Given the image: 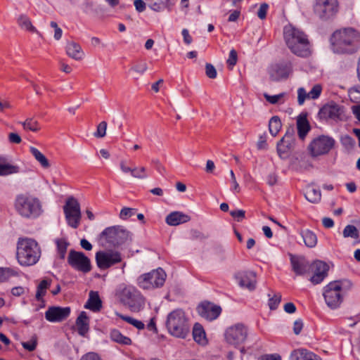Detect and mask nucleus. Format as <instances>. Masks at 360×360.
Returning a JSON list of instances; mask_svg holds the SVG:
<instances>
[{"label": "nucleus", "mask_w": 360, "mask_h": 360, "mask_svg": "<svg viewBox=\"0 0 360 360\" xmlns=\"http://www.w3.org/2000/svg\"><path fill=\"white\" fill-rule=\"evenodd\" d=\"M229 172H230V175H231V183L233 184V191L235 193H239L240 191V188L236 181L235 174H234L233 171L231 169L230 170Z\"/></svg>", "instance_id": "60"}, {"label": "nucleus", "mask_w": 360, "mask_h": 360, "mask_svg": "<svg viewBox=\"0 0 360 360\" xmlns=\"http://www.w3.org/2000/svg\"><path fill=\"white\" fill-rule=\"evenodd\" d=\"M95 258L96 264L101 269H107L122 260L121 253L115 250L97 252Z\"/></svg>", "instance_id": "13"}, {"label": "nucleus", "mask_w": 360, "mask_h": 360, "mask_svg": "<svg viewBox=\"0 0 360 360\" xmlns=\"http://www.w3.org/2000/svg\"><path fill=\"white\" fill-rule=\"evenodd\" d=\"M305 198L311 203H319L321 199V191L313 186H308L304 193Z\"/></svg>", "instance_id": "30"}, {"label": "nucleus", "mask_w": 360, "mask_h": 360, "mask_svg": "<svg viewBox=\"0 0 360 360\" xmlns=\"http://www.w3.org/2000/svg\"><path fill=\"white\" fill-rule=\"evenodd\" d=\"M290 263L292 270L297 275H304L310 272L311 264L304 257L290 255Z\"/></svg>", "instance_id": "22"}, {"label": "nucleus", "mask_w": 360, "mask_h": 360, "mask_svg": "<svg viewBox=\"0 0 360 360\" xmlns=\"http://www.w3.org/2000/svg\"><path fill=\"white\" fill-rule=\"evenodd\" d=\"M283 37L290 51L300 57L311 55V45L307 35L302 30L288 25L283 28Z\"/></svg>", "instance_id": "1"}, {"label": "nucleus", "mask_w": 360, "mask_h": 360, "mask_svg": "<svg viewBox=\"0 0 360 360\" xmlns=\"http://www.w3.org/2000/svg\"><path fill=\"white\" fill-rule=\"evenodd\" d=\"M295 144V141L291 139H287L283 142L281 140L277 143V152L278 155L285 158L290 150H291Z\"/></svg>", "instance_id": "31"}, {"label": "nucleus", "mask_w": 360, "mask_h": 360, "mask_svg": "<svg viewBox=\"0 0 360 360\" xmlns=\"http://www.w3.org/2000/svg\"><path fill=\"white\" fill-rule=\"evenodd\" d=\"M107 122L103 121L100 122L98 126L96 132L94 134L96 138H103L106 134Z\"/></svg>", "instance_id": "50"}, {"label": "nucleus", "mask_w": 360, "mask_h": 360, "mask_svg": "<svg viewBox=\"0 0 360 360\" xmlns=\"http://www.w3.org/2000/svg\"><path fill=\"white\" fill-rule=\"evenodd\" d=\"M230 214L237 221L240 222L245 218V212L243 210H236L231 211Z\"/></svg>", "instance_id": "55"}, {"label": "nucleus", "mask_w": 360, "mask_h": 360, "mask_svg": "<svg viewBox=\"0 0 360 360\" xmlns=\"http://www.w3.org/2000/svg\"><path fill=\"white\" fill-rule=\"evenodd\" d=\"M190 220L191 217L188 215L178 211L171 212L165 219L166 223L169 226H178Z\"/></svg>", "instance_id": "24"}, {"label": "nucleus", "mask_w": 360, "mask_h": 360, "mask_svg": "<svg viewBox=\"0 0 360 360\" xmlns=\"http://www.w3.org/2000/svg\"><path fill=\"white\" fill-rule=\"evenodd\" d=\"M205 74L210 79L216 78L217 75L216 68L210 63H206L205 65Z\"/></svg>", "instance_id": "54"}, {"label": "nucleus", "mask_w": 360, "mask_h": 360, "mask_svg": "<svg viewBox=\"0 0 360 360\" xmlns=\"http://www.w3.org/2000/svg\"><path fill=\"white\" fill-rule=\"evenodd\" d=\"M14 207L17 213L25 219H36L43 212L39 199L28 193L17 195L14 201Z\"/></svg>", "instance_id": "4"}, {"label": "nucleus", "mask_w": 360, "mask_h": 360, "mask_svg": "<svg viewBox=\"0 0 360 360\" xmlns=\"http://www.w3.org/2000/svg\"><path fill=\"white\" fill-rule=\"evenodd\" d=\"M205 331L199 323H195L193 329V336L195 342L200 343L205 339Z\"/></svg>", "instance_id": "44"}, {"label": "nucleus", "mask_w": 360, "mask_h": 360, "mask_svg": "<svg viewBox=\"0 0 360 360\" xmlns=\"http://www.w3.org/2000/svg\"><path fill=\"white\" fill-rule=\"evenodd\" d=\"M152 164L155 165V167L158 173L162 175L166 174L167 170L165 167L160 162L158 159L152 160Z\"/></svg>", "instance_id": "57"}, {"label": "nucleus", "mask_w": 360, "mask_h": 360, "mask_svg": "<svg viewBox=\"0 0 360 360\" xmlns=\"http://www.w3.org/2000/svg\"><path fill=\"white\" fill-rule=\"evenodd\" d=\"M68 262L72 268L83 273L91 271L90 259L82 252L71 250L68 257Z\"/></svg>", "instance_id": "15"}, {"label": "nucleus", "mask_w": 360, "mask_h": 360, "mask_svg": "<svg viewBox=\"0 0 360 360\" xmlns=\"http://www.w3.org/2000/svg\"><path fill=\"white\" fill-rule=\"evenodd\" d=\"M8 138L11 143L18 144L22 141L21 137L17 133H10Z\"/></svg>", "instance_id": "62"}, {"label": "nucleus", "mask_w": 360, "mask_h": 360, "mask_svg": "<svg viewBox=\"0 0 360 360\" xmlns=\"http://www.w3.org/2000/svg\"><path fill=\"white\" fill-rule=\"evenodd\" d=\"M338 0H315L314 13L321 20H328L334 17L338 11Z\"/></svg>", "instance_id": "10"}, {"label": "nucleus", "mask_w": 360, "mask_h": 360, "mask_svg": "<svg viewBox=\"0 0 360 360\" xmlns=\"http://www.w3.org/2000/svg\"><path fill=\"white\" fill-rule=\"evenodd\" d=\"M148 7L155 11L161 12L165 9H169V0H146Z\"/></svg>", "instance_id": "35"}, {"label": "nucleus", "mask_w": 360, "mask_h": 360, "mask_svg": "<svg viewBox=\"0 0 360 360\" xmlns=\"http://www.w3.org/2000/svg\"><path fill=\"white\" fill-rule=\"evenodd\" d=\"M342 113L343 108L342 107L335 103H331L323 106L319 110V115L323 120H338L340 119Z\"/></svg>", "instance_id": "19"}, {"label": "nucleus", "mask_w": 360, "mask_h": 360, "mask_svg": "<svg viewBox=\"0 0 360 360\" xmlns=\"http://www.w3.org/2000/svg\"><path fill=\"white\" fill-rule=\"evenodd\" d=\"M51 285V281L47 280H42L37 286L36 292V299L39 301L41 300L43 296L45 295L46 290Z\"/></svg>", "instance_id": "41"}, {"label": "nucleus", "mask_w": 360, "mask_h": 360, "mask_svg": "<svg viewBox=\"0 0 360 360\" xmlns=\"http://www.w3.org/2000/svg\"><path fill=\"white\" fill-rule=\"evenodd\" d=\"M323 295L328 307L332 309L338 308L345 296L341 281H335L326 285L323 288Z\"/></svg>", "instance_id": "7"}, {"label": "nucleus", "mask_w": 360, "mask_h": 360, "mask_svg": "<svg viewBox=\"0 0 360 360\" xmlns=\"http://www.w3.org/2000/svg\"><path fill=\"white\" fill-rule=\"evenodd\" d=\"M235 278L241 288H246L250 291L255 288L256 274L253 271H238L235 274Z\"/></svg>", "instance_id": "20"}, {"label": "nucleus", "mask_w": 360, "mask_h": 360, "mask_svg": "<svg viewBox=\"0 0 360 360\" xmlns=\"http://www.w3.org/2000/svg\"><path fill=\"white\" fill-rule=\"evenodd\" d=\"M330 40L333 51L338 53H352L360 46V34L353 28L335 31Z\"/></svg>", "instance_id": "2"}, {"label": "nucleus", "mask_w": 360, "mask_h": 360, "mask_svg": "<svg viewBox=\"0 0 360 360\" xmlns=\"http://www.w3.org/2000/svg\"><path fill=\"white\" fill-rule=\"evenodd\" d=\"M237 59H238V56H237V52L236 51V50H234V49L231 50V51L229 53V58L226 61L227 64L233 67L236 64Z\"/></svg>", "instance_id": "58"}, {"label": "nucleus", "mask_w": 360, "mask_h": 360, "mask_svg": "<svg viewBox=\"0 0 360 360\" xmlns=\"http://www.w3.org/2000/svg\"><path fill=\"white\" fill-rule=\"evenodd\" d=\"M167 275L165 271L158 268L149 273L143 274L137 278L138 285L144 290H151L162 287L165 281Z\"/></svg>", "instance_id": "9"}, {"label": "nucleus", "mask_w": 360, "mask_h": 360, "mask_svg": "<svg viewBox=\"0 0 360 360\" xmlns=\"http://www.w3.org/2000/svg\"><path fill=\"white\" fill-rule=\"evenodd\" d=\"M63 211L68 224L73 229H77L81 221L82 214L80 205L74 197H70L67 199Z\"/></svg>", "instance_id": "12"}, {"label": "nucleus", "mask_w": 360, "mask_h": 360, "mask_svg": "<svg viewBox=\"0 0 360 360\" xmlns=\"http://www.w3.org/2000/svg\"><path fill=\"white\" fill-rule=\"evenodd\" d=\"M248 336V330L243 324H236L225 332V339L229 345L237 347L244 342Z\"/></svg>", "instance_id": "14"}, {"label": "nucleus", "mask_w": 360, "mask_h": 360, "mask_svg": "<svg viewBox=\"0 0 360 360\" xmlns=\"http://www.w3.org/2000/svg\"><path fill=\"white\" fill-rule=\"evenodd\" d=\"M80 360H102L101 357L95 352H88L83 355Z\"/></svg>", "instance_id": "61"}, {"label": "nucleus", "mask_w": 360, "mask_h": 360, "mask_svg": "<svg viewBox=\"0 0 360 360\" xmlns=\"http://www.w3.org/2000/svg\"><path fill=\"white\" fill-rule=\"evenodd\" d=\"M268 71L271 79L274 81L286 79L292 72V65L289 61L272 64Z\"/></svg>", "instance_id": "16"}, {"label": "nucleus", "mask_w": 360, "mask_h": 360, "mask_svg": "<svg viewBox=\"0 0 360 360\" xmlns=\"http://www.w3.org/2000/svg\"><path fill=\"white\" fill-rule=\"evenodd\" d=\"M290 360H321V359L305 349H298L291 353Z\"/></svg>", "instance_id": "25"}, {"label": "nucleus", "mask_w": 360, "mask_h": 360, "mask_svg": "<svg viewBox=\"0 0 360 360\" xmlns=\"http://www.w3.org/2000/svg\"><path fill=\"white\" fill-rule=\"evenodd\" d=\"M310 272L313 276L310 278V281L314 284L321 283L327 276L329 270L328 265L322 261L317 260L311 264Z\"/></svg>", "instance_id": "17"}, {"label": "nucleus", "mask_w": 360, "mask_h": 360, "mask_svg": "<svg viewBox=\"0 0 360 360\" xmlns=\"http://www.w3.org/2000/svg\"><path fill=\"white\" fill-rule=\"evenodd\" d=\"M50 25L52 28L54 29V39L56 40H60L61 39L62 34H63L62 30L58 27V24L54 21H51L50 22Z\"/></svg>", "instance_id": "56"}, {"label": "nucleus", "mask_w": 360, "mask_h": 360, "mask_svg": "<svg viewBox=\"0 0 360 360\" xmlns=\"http://www.w3.org/2000/svg\"><path fill=\"white\" fill-rule=\"evenodd\" d=\"M136 10L141 13L145 11L146 4L143 0H135L134 2Z\"/></svg>", "instance_id": "64"}, {"label": "nucleus", "mask_w": 360, "mask_h": 360, "mask_svg": "<svg viewBox=\"0 0 360 360\" xmlns=\"http://www.w3.org/2000/svg\"><path fill=\"white\" fill-rule=\"evenodd\" d=\"M110 338L113 342L122 345H130L131 344V340L122 335L118 330L113 329L110 332Z\"/></svg>", "instance_id": "36"}, {"label": "nucleus", "mask_w": 360, "mask_h": 360, "mask_svg": "<svg viewBox=\"0 0 360 360\" xmlns=\"http://www.w3.org/2000/svg\"><path fill=\"white\" fill-rule=\"evenodd\" d=\"M197 310L202 317L209 321L216 319L221 312V308L219 306L211 302L201 303L198 305Z\"/></svg>", "instance_id": "18"}, {"label": "nucleus", "mask_w": 360, "mask_h": 360, "mask_svg": "<svg viewBox=\"0 0 360 360\" xmlns=\"http://www.w3.org/2000/svg\"><path fill=\"white\" fill-rule=\"evenodd\" d=\"M335 140L328 136H319L314 139L308 146L313 158L328 154L335 146Z\"/></svg>", "instance_id": "11"}, {"label": "nucleus", "mask_w": 360, "mask_h": 360, "mask_svg": "<svg viewBox=\"0 0 360 360\" xmlns=\"http://www.w3.org/2000/svg\"><path fill=\"white\" fill-rule=\"evenodd\" d=\"M41 257L37 242L32 238H20L17 243L16 259L21 266L35 264Z\"/></svg>", "instance_id": "3"}, {"label": "nucleus", "mask_w": 360, "mask_h": 360, "mask_svg": "<svg viewBox=\"0 0 360 360\" xmlns=\"http://www.w3.org/2000/svg\"><path fill=\"white\" fill-rule=\"evenodd\" d=\"M15 275V271L9 268H0V282H3Z\"/></svg>", "instance_id": "53"}, {"label": "nucleus", "mask_w": 360, "mask_h": 360, "mask_svg": "<svg viewBox=\"0 0 360 360\" xmlns=\"http://www.w3.org/2000/svg\"><path fill=\"white\" fill-rule=\"evenodd\" d=\"M303 328V323L301 319L296 320L293 324V332L295 335H299Z\"/></svg>", "instance_id": "63"}, {"label": "nucleus", "mask_w": 360, "mask_h": 360, "mask_svg": "<svg viewBox=\"0 0 360 360\" xmlns=\"http://www.w3.org/2000/svg\"><path fill=\"white\" fill-rule=\"evenodd\" d=\"M31 154L34 156L35 160L40 164V165L44 168L48 169L50 167V163L46 156L41 153L37 148L31 146L30 148Z\"/></svg>", "instance_id": "33"}, {"label": "nucleus", "mask_w": 360, "mask_h": 360, "mask_svg": "<svg viewBox=\"0 0 360 360\" xmlns=\"http://www.w3.org/2000/svg\"><path fill=\"white\" fill-rule=\"evenodd\" d=\"M136 210L131 207H123L120 212V218L122 220H127L135 214Z\"/></svg>", "instance_id": "52"}, {"label": "nucleus", "mask_w": 360, "mask_h": 360, "mask_svg": "<svg viewBox=\"0 0 360 360\" xmlns=\"http://www.w3.org/2000/svg\"><path fill=\"white\" fill-rule=\"evenodd\" d=\"M131 176L139 179H146L148 177L146 174V168L145 167L133 168V171H131Z\"/></svg>", "instance_id": "48"}, {"label": "nucleus", "mask_w": 360, "mask_h": 360, "mask_svg": "<svg viewBox=\"0 0 360 360\" xmlns=\"http://www.w3.org/2000/svg\"><path fill=\"white\" fill-rule=\"evenodd\" d=\"M18 22L19 26L25 30L32 32H38L37 29L32 25L30 18L25 15H21L20 16H19L18 19Z\"/></svg>", "instance_id": "38"}, {"label": "nucleus", "mask_w": 360, "mask_h": 360, "mask_svg": "<svg viewBox=\"0 0 360 360\" xmlns=\"http://www.w3.org/2000/svg\"><path fill=\"white\" fill-rule=\"evenodd\" d=\"M281 301V295L278 293L275 294L269 300V307L271 310H275L278 308Z\"/></svg>", "instance_id": "51"}, {"label": "nucleus", "mask_w": 360, "mask_h": 360, "mask_svg": "<svg viewBox=\"0 0 360 360\" xmlns=\"http://www.w3.org/2000/svg\"><path fill=\"white\" fill-rule=\"evenodd\" d=\"M268 8L269 6L267 4L264 3L260 5V7L257 12V16L259 17V18H260L261 20L266 18Z\"/></svg>", "instance_id": "59"}, {"label": "nucleus", "mask_w": 360, "mask_h": 360, "mask_svg": "<svg viewBox=\"0 0 360 360\" xmlns=\"http://www.w3.org/2000/svg\"><path fill=\"white\" fill-rule=\"evenodd\" d=\"M148 69V65L145 62L137 63L134 65L131 69L129 70V73L131 76L135 79H138L141 76H142Z\"/></svg>", "instance_id": "34"}, {"label": "nucleus", "mask_w": 360, "mask_h": 360, "mask_svg": "<svg viewBox=\"0 0 360 360\" xmlns=\"http://www.w3.org/2000/svg\"><path fill=\"white\" fill-rule=\"evenodd\" d=\"M297 128L300 139L304 140L309 131L310 130V126L306 117L299 116L297 117Z\"/></svg>", "instance_id": "28"}, {"label": "nucleus", "mask_w": 360, "mask_h": 360, "mask_svg": "<svg viewBox=\"0 0 360 360\" xmlns=\"http://www.w3.org/2000/svg\"><path fill=\"white\" fill-rule=\"evenodd\" d=\"M21 124L25 130H30L34 132H37L40 129L39 122L32 117L27 118Z\"/></svg>", "instance_id": "40"}, {"label": "nucleus", "mask_w": 360, "mask_h": 360, "mask_svg": "<svg viewBox=\"0 0 360 360\" xmlns=\"http://www.w3.org/2000/svg\"><path fill=\"white\" fill-rule=\"evenodd\" d=\"M84 307L93 311H100L102 307V302L97 292L91 291L89 292V297Z\"/></svg>", "instance_id": "27"}, {"label": "nucleus", "mask_w": 360, "mask_h": 360, "mask_svg": "<svg viewBox=\"0 0 360 360\" xmlns=\"http://www.w3.org/2000/svg\"><path fill=\"white\" fill-rule=\"evenodd\" d=\"M166 327L170 335L178 338L185 339L190 332L188 320L181 309H176L167 315Z\"/></svg>", "instance_id": "5"}, {"label": "nucleus", "mask_w": 360, "mask_h": 360, "mask_svg": "<svg viewBox=\"0 0 360 360\" xmlns=\"http://www.w3.org/2000/svg\"><path fill=\"white\" fill-rule=\"evenodd\" d=\"M76 326L78 333L84 336L89 330V318L85 311H82L76 320Z\"/></svg>", "instance_id": "26"}, {"label": "nucleus", "mask_w": 360, "mask_h": 360, "mask_svg": "<svg viewBox=\"0 0 360 360\" xmlns=\"http://www.w3.org/2000/svg\"><path fill=\"white\" fill-rule=\"evenodd\" d=\"M129 237L130 233L120 226L108 227L101 234L103 245L113 247L123 244Z\"/></svg>", "instance_id": "8"}, {"label": "nucleus", "mask_w": 360, "mask_h": 360, "mask_svg": "<svg viewBox=\"0 0 360 360\" xmlns=\"http://www.w3.org/2000/svg\"><path fill=\"white\" fill-rule=\"evenodd\" d=\"M70 313V307H51L45 312V318L50 322H61L69 316Z\"/></svg>", "instance_id": "21"}, {"label": "nucleus", "mask_w": 360, "mask_h": 360, "mask_svg": "<svg viewBox=\"0 0 360 360\" xmlns=\"http://www.w3.org/2000/svg\"><path fill=\"white\" fill-rule=\"evenodd\" d=\"M264 96L266 98V100L271 104H277L283 102L284 94L281 93L279 94L271 96L267 93H265L264 94Z\"/></svg>", "instance_id": "49"}, {"label": "nucleus", "mask_w": 360, "mask_h": 360, "mask_svg": "<svg viewBox=\"0 0 360 360\" xmlns=\"http://www.w3.org/2000/svg\"><path fill=\"white\" fill-rule=\"evenodd\" d=\"M342 235L345 238L356 239L359 237V232L355 226L347 225L342 231Z\"/></svg>", "instance_id": "43"}, {"label": "nucleus", "mask_w": 360, "mask_h": 360, "mask_svg": "<svg viewBox=\"0 0 360 360\" xmlns=\"http://www.w3.org/2000/svg\"><path fill=\"white\" fill-rule=\"evenodd\" d=\"M321 91H298L297 101L299 105H303L305 100L316 99L319 97Z\"/></svg>", "instance_id": "37"}, {"label": "nucleus", "mask_w": 360, "mask_h": 360, "mask_svg": "<svg viewBox=\"0 0 360 360\" xmlns=\"http://www.w3.org/2000/svg\"><path fill=\"white\" fill-rule=\"evenodd\" d=\"M19 172L18 166L8 163L6 158H0V176H7Z\"/></svg>", "instance_id": "29"}, {"label": "nucleus", "mask_w": 360, "mask_h": 360, "mask_svg": "<svg viewBox=\"0 0 360 360\" xmlns=\"http://www.w3.org/2000/svg\"><path fill=\"white\" fill-rule=\"evenodd\" d=\"M302 236L305 245L308 248H314L317 244L316 235L309 229L301 230L300 232Z\"/></svg>", "instance_id": "32"}, {"label": "nucleus", "mask_w": 360, "mask_h": 360, "mask_svg": "<svg viewBox=\"0 0 360 360\" xmlns=\"http://www.w3.org/2000/svg\"><path fill=\"white\" fill-rule=\"evenodd\" d=\"M56 243L59 257L60 259H64L69 243L64 238H58L56 240Z\"/></svg>", "instance_id": "42"}, {"label": "nucleus", "mask_w": 360, "mask_h": 360, "mask_svg": "<svg viewBox=\"0 0 360 360\" xmlns=\"http://www.w3.org/2000/svg\"><path fill=\"white\" fill-rule=\"evenodd\" d=\"M116 315L121 318L122 320L125 321L126 322L129 323V324L134 326L139 330L143 329L145 327V325L143 322L141 321L136 320L132 317L124 316L122 314H120L119 313H116Z\"/></svg>", "instance_id": "45"}, {"label": "nucleus", "mask_w": 360, "mask_h": 360, "mask_svg": "<svg viewBox=\"0 0 360 360\" xmlns=\"http://www.w3.org/2000/svg\"><path fill=\"white\" fill-rule=\"evenodd\" d=\"M209 234L198 229H191L190 231V238L193 240L204 241L209 238Z\"/></svg>", "instance_id": "46"}, {"label": "nucleus", "mask_w": 360, "mask_h": 360, "mask_svg": "<svg viewBox=\"0 0 360 360\" xmlns=\"http://www.w3.org/2000/svg\"><path fill=\"white\" fill-rule=\"evenodd\" d=\"M119 297L121 302L133 312H139L144 307V297L134 287H124L119 292Z\"/></svg>", "instance_id": "6"}, {"label": "nucleus", "mask_w": 360, "mask_h": 360, "mask_svg": "<svg viewBox=\"0 0 360 360\" xmlns=\"http://www.w3.org/2000/svg\"><path fill=\"white\" fill-rule=\"evenodd\" d=\"M66 54L75 60H81L84 56V53L81 46L73 41H68L65 46Z\"/></svg>", "instance_id": "23"}, {"label": "nucleus", "mask_w": 360, "mask_h": 360, "mask_svg": "<svg viewBox=\"0 0 360 360\" xmlns=\"http://www.w3.org/2000/svg\"><path fill=\"white\" fill-rule=\"evenodd\" d=\"M37 343V337L36 335H33L29 341L22 342L21 345L25 349L29 352H33L36 349Z\"/></svg>", "instance_id": "47"}, {"label": "nucleus", "mask_w": 360, "mask_h": 360, "mask_svg": "<svg viewBox=\"0 0 360 360\" xmlns=\"http://www.w3.org/2000/svg\"><path fill=\"white\" fill-rule=\"evenodd\" d=\"M281 122L278 116H274L271 118L269 123V129L271 134L276 136L281 129Z\"/></svg>", "instance_id": "39"}]
</instances>
